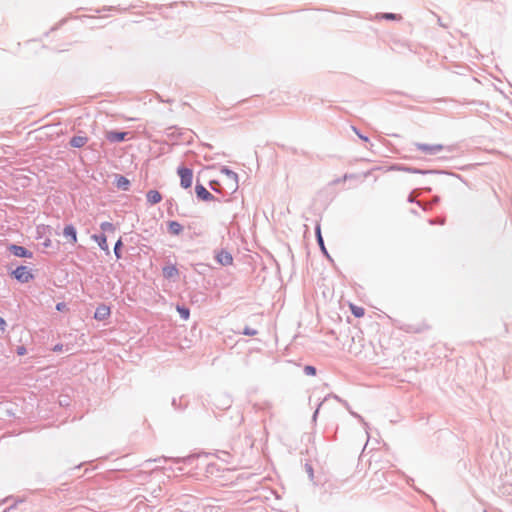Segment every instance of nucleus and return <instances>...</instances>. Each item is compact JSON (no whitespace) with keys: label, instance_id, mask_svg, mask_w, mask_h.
I'll list each match as a JSON object with an SVG mask.
<instances>
[{"label":"nucleus","instance_id":"obj_1","mask_svg":"<svg viewBox=\"0 0 512 512\" xmlns=\"http://www.w3.org/2000/svg\"><path fill=\"white\" fill-rule=\"evenodd\" d=\"M177 173L180 177L181 187L184 189L190 188L193 182V171L186 167H179Z\"/></svg>","mask_w":512,"mask_h":512},{"label":"nucleus","instance_id":"obj_2","mask_svg":"<svg viewBox=\"0 0 512 512\" xmlns=\"http://www.w3.org/2000/svg\"><path fill=\"white\" fill-rule=\"evenodd\" d=\"M12 275L15 279L21 283H28L34 278L31 270L26 266H19L13 272Z\"/></svg>","mask_w":512,"mask_h":512},{"label":"nucleus","instance_id":"obj_3","mask_svg":"<svg viewBox=\"0 0 512 512\" xmlns=\"http://www.w3.org/2000/svg\"><path fill=\"white\" fill-rule=\"evenodd\" d=\"M9 250L13 253V255L17 257L32 258L33 256L32 252H30L23 246L13 244L9 246Z\"/></svg>","mask_w":512,"mask_h":512},{"label":"nucleus","instance_id":"obj_4","mask_svg":"<svg viewBox=\"0 0 512 512\" xmlns=\"http://www.w3.org/2000/svg\"><path fill=\"white\" fill-rule=\"evenodd\" d=\"M195 192L197 197L203 201L214 200V196L201 184L196 185Z\"/></svg>","mask_w":512,"mask_h":512},{"label":"nucleus","instance_id":"obj_5","mask_svg":"<svg viewBox=\"0 0 512 512\" xmlns=\"http://www.w3.org/2000/svg\"><path fill=\"white\" fill-rule=\"evenodd\" d=\"M63 235L72 245L77 243V231L73 225H66L63 229Z\"/></svg>","mask_w":512,"mask_h":512},{"label":"nucleus","instance_id":"obj_6","mask_svg":"<svg viewBox=\"0 0 512 512\" xmlns=\"http://www.w3.org/2000/svg\"><path fill=\"white\" fill-rule=\"evenodd\" d=\"M416 148L426 154H435L442 150L441 145L416 144Z\"/></svg>","mask_w":512,"mask_h":512},{"label":"nucleus","instance_id":"obj_7","mask_svg":"<svg viewBox=\"0 0 512 512\" xmlns=\"http://www.w3.org/2000/svg\"><path fill=\"white\" fill-rule=\"evenodd\" d=\"M91 239L93 241H95L99 247L106 253V254H109L110 253V250H109V246H108V242H107V237L105 234H101V235H92L91 236Z\"/></svg>","mask_w":512,"mask_h":512},{"label":"nucleus","instance_id":"obj_8","mask_svg":"<svg viewBox=\"0 0 512 512\" xmlns=\"http://www.w3.org/2000/svg\"><path fill=\"white\" fill-rule=\"evenodd\" d=\"M110 308L106 305H100L97 307L94 318L97 320H105L110 316Z\"/></svg>","mask_w":512,"mask_h":512},{"label":"nucleus","instance_id":"obj_9","mask_svg":"<svg viewBox=\"0 0 512 512\" xmlns=\"http://www.w3.org/2000/svg\"><path fill=\"white\" fill-rule=\"evenodd\" d=\"M218 262L221 264V265H231L232 262H233V258L231 256V254L227 251H220L217 256H216Z\"/></svg>","mask_w":512,"mask_h":512},{"label":"nucleus","instance_id":"obj_10","mask_svg":"<svg viewBox=\"0 0 512 512\" xmlns=\"http://www.w3.org/2000/svg\"><path fill=\"white\" fill-rule=\"evenodd\" d=\"M125 136H126L125 132L109 131L106 133V138L110 142H121L125 139Z\"/></svg>","mask_w":512,"mask_h":512},{"label":"nucleus","instance_id":"obj_11","mask_svg":"<svg viewBox=\"0 0 512 512\" xmlns=\"http://www.w3.org/2000/svg\"><path fill=\"white\" fill-rule=\"evenodd\" d=\"M147 201L150 204H157L162 200V195L157 190H150L146 194Z\"/></svg>","mask_w":512,"mask_h":512},{"label":"nucleus","instance_id":"obj_12","mask_svg":"<svg viewBox=\"0 0 512 512\" xmlns=\"http://www.w3.org/2000/svg\"><path fill=\"white\" fill-rule=\"evenodd\" d=\"M88 142V138L84 136H74L70 140V144L72 147L80 148L83 147Z\"/></svg>","mask_w":512,"mask_h":512},{"label":"nucleus","instance_id":"obj_13","mask_svg":"<svg viewBox=\"0 0 512 512\" xmlns=\"http://www.w3.org/2000/svg\"><path fill=\"white\" fill-rule=\"evenodd\" d=\"M163 275L165 278L170 279L178 276V269L174 265H169L163 268Z\"/></svg>","mask_w":512,"mask_h":512},{"label":"nucleus","instance_id":"obj_14","mask_svg":"<svg viewBox=\"0 0 512 512\" xmlns=\"http://www.w3.org/2000/svg\"><path fill=\"white\" fill-rule=\"evenodd\" d=\"M349 308L351 313L357 318H361L365 314V309L363 307L350 303Z\"/></svg>","mask_w":512,"mask_h":512},{"label":"nucleus","instance_id":"obj_15","mask_svg":"<svg viewBox=\"0 0 512 512\" xmlns=\"http://www.w3.org/2000/svg\"><path fill=\"white\" fill-rule=\"evenodd\" d=\"M182 225L176 221H172L169 223V231L173 234H180L182 232Z\"/></svg>","mask_w":512,"mask_h":512},{"label":"nucleus","instance_id":"obj_16","mask_svg":"<svg viewBox=\"0 0 512 512\" xmlns=\"http://www.w3.org/2000/svg\"><path fill=\"white\" fill-rule=\"evenodd\" d=\"M379 17L382 19L396 20V21H399L402 19L401 15L394 14V13H384V14L380 15Z\"/></svg>","mask_w":512,"mask_h":512},{"label":"nucleus","instance_id":"obj_17","mask_svg":"<svg viewBox=\"0 0 512 512\" xmlns=\"http://www.w3.org/2000/svg\"><path fill=\"white\" fill-rule=\"evenodd\" d=\"M100 228L103 232H114L116 230L115 226L111 222L101 223Z\"/></svg>","mask_w":512,"mask_h":512},{"label":"nucleus","instance_id":"obj_18","mask_svg":"<svg viewBox=\"0 0 512 512\" xmlns=\"http://www.w3.org/2000/svg\"><path fill=\"white\" fill-rule=\"evenodd\" d=\"M224 172L227 175V177L234 182V189H236L238 187V185H237V183H238L237 174L232 172V171H230V170H224Z\"/></svg>","mask_w":512,"mask_h":512},{"label":"nucleus","instance_id":"obj_19","mask_svg":"<svg viewBox=\"0 0 512 512\" xmlns=\"http://www.w3.org/2000/svg\"><path fill=\"white\" fill-rule=\"evenodd\" d=\"M122 245H123L122 239L119 238L118 241L115 243V247H114V253H115V256L117 259H120L122 257L121 251H120Z\"/></svg>","mask_w":512,"mask_h":512},{"label":"nucleus","instance_id":"obj_20","mask_svg":"<svg viewBox=\"0 0 512 512\" xmlns=\"http://www.w3.org/2000/svg\"><path fill=\"white\" fill-rule=\"evenodd\" d=\"M177 311L179 312L180 316L184 319V320H187L190 316V312H189V309L185 308V307H181V306H178L177 307Z\"/></svg>","mask_w":512,"mask_h":512},{"label":"nucleus","instance_id":"obj_21","mask_svg":"<svg viewBox=\"0 0 512 512\" xmlns=\"http://www.w3.org/2000/svg\"><path fill=\"white\" fill-rule=\"evenodd\" d=\"M316 236H317L318 243L321 246V249L325 252V247H324V242H323V238L321 235L320 225H317V227H316Z\"/></svg>","mask_w":512,"mask_h":512},{"label":"nucleus","instance_id":"obj_22","mask_svg":"<svg viewBox=\"0 0 512 512\" xmlns=\"http://www.w3.org/2000/svg\"><path fill=\"white\" fill-rule=\"evenodd\" d=\"M117 185L118 187H122L123 189H127L128 185H129V181L125 178V177H119L118 181H117Z\"/></svg>","mask_w":512,"mask_h":512},{"label":"nucleus","instance_id":"obj_23","mask_svg":"<svg viewBox=\"0 0 512 512\" xmlns=\"http://www.w3.org/2000/svg\"><path fill=\"white\" fill-rule=\"evenodd\" d=\"M304 372H305V374H306V375H308V376H314V375H316V369H315V367H313V366H309V365H308V366H305V368H304Z\"/></svg>","mask_w":512,"mask_h":512},{"label":"nucleus","instance_id":"obj_24","mask_svg":"<svg viewBox=\"0 0 512 512\" xmlns=\"http://www.w3.org/2000/svg\"><path fill=\"white\" fill-rule=\"evenodd\" d=\"M56 309L58 311H66L67 310V306L64 302H60L56 305Z\"/></svg>","mask_w":512,"mask_h":512},{"label":"nucleus","instance_id":"obj_25","mask_svg":"<svg viewBox=\"0 0 512 512\" xmlns=\"http://www.w3.org/2000/svg\"><path fill=\"white\" fill-rule=\"evenodd\" d=\"M26 352H27V351H26V348H25L24 346H18V347H17V354H18L19 356H23V355H25V354H26Z\"/></svg>","mask_w":512,"mask_h":512},{"label":"nucleus","instance_id":"obj_26","mask_svg":"<svg viewBox=\"0 0 512 512\" xmlns=\"http://www.w3.org/2000/svg\"><path fill=\"white\" fill-rule=\"evenodd\" d=\"M6 328V321L0 317V331H4Z\"/></svg>","mask_w":512,"mask_h":512},{"label":"nucleus","instance_id":"obj_27","mask_svg":"<svg viewBox=\"0 0 512 512\" xmlns=\"http://www.w3.org/2000/svg\"><path fill=\"white\" fill-rule=\"evenodd\" d=\"M353 131H354V132H355V133L360 137V139H362V140H364V141H366V142L368 141V138H367L366 136L361 135V134L357 131V129H356L355 127H353Z\"/></svg>","mask_w":512,"mask_h":512},{"label":"nucleus","instance_id":"obj_28","mask_svg":"<svg viewBox=\"0 0 512 512\" xmlns=\"http://www.w3.org/2000/svg\"><path fill=\"white\" fill-rule=\"evenodd\" d=\"M244 334H246V335H254V334H256V332L254 330H251V329H246L244 331Z\"/></svg>","mask_w":512,"mask_h":512},{"label":"nucleus","instance_id":"obj_29","mask_svg":"<svg viewBox=\"0 0 512 512\" xmlns=\"http://www.w3.org/2000/svg\"><path fill=\"white\" fill-rule=\"evenodd\" d=\"M51 245V240L50 239H47L45 242H44V246L45 247H49Z\"/></svg>","mask_w":512,"mask_h":512},{"label":"nucleus","instance_id":"obj_30","mask_svg":"<svg viewBox=\"0 0 512 512\" xmlns=\"http://www.w3.org/2000/svg\"><path fill=\"white\" fill-rule=\"evenodd\" d=\"M54 350H61V347H60V346H56V347L54 348Z\"/></svg>","mask_w":512,"mask_h":512}]
</instances>
